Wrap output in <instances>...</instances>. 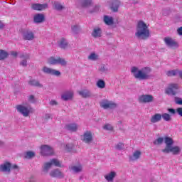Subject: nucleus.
Returning a JSON list of instances; mask_svg holds the SVG:
<instances>
[{
	"instance_id": "obj_49",
	"label": "nucleus",
	"mask_w": 182,
	"mask_h": 182,
	"mask_svg": "<svg viewBox=\"0 0 182 182\" xmlns=\"http://www.w3.org/2000/svg\"><path fill=\"white\" fill-rule=\"evenodd\" d=\"M176 105H182V99L178 100L176 101Z\"/></svg>"
},
{
	"instance_id": "obj_41",
	"label": "nucleus",
	"mask_w": 182,
	"mask_h": 182,
	"mask_svg": "<svg viewBox=\"0 0 182 182\" xmlns=\"http://www.w3.org/2000/svg\"><path fill=\"white\" fill-rule=\"evenodd\" d=\"M124 148V144L122 142H119L118 144L116 145V149L117 150H122Z\"/></svg>"
},
{
	"instance_id": "obj_17",
	"label": "nucleus",
	"mask_w": 182,
	"mask_h": 182,
	"mask_svg": "<svg viewBox=\"0 0 182 182\" xmlns=\"http://www.w3.org/2000/svg\"><path fill=\"white\" fill-rule=\"evenodd\" d=\"M119 6H120V1L112 0L110 9L112 11L117 12Z\"/></svg>"
},
{
	"instance_id": "obj_29",
	"label": "nucleus",
	"mask_w": 182,
	"mask_h": 182,
	"mask_svg": "<svg viewBox=\"0 0 182 182\" xmlns=\"http://www.w3.org/2000/svg\"><path fill=\"white\" fill-rule=\"evenodd\" d=\"M92 36L93 38H100L101 36V29L99 28H94Z\"/></svg>"
},
{
	"instance_id": "obj_6",
	"label": "nucleus",
	"mask_w": 182,
	"mask_h": 182,
	"mask_svg": "<svg viewBox=\"0 0 182 182\" xmlns=\"http://www.w3.org/2000/svg\"><path fill=\"white\" fill-rule=\"evenodd\" d=\"M48 63L50 65H66L67 62L64 58H61L60 57H58L57 58H55L54 57H50L48 59Z\"/></svg>"
},
{
	"instance_id": "obj_51",
	"label": "nucleus",
	"mask_w": 182,
	"mask_h": 182,
	"mask_svg": "<svg viewBox=\"0 0 182 182\" xmlns=\"http://www.w3.org/2000/svg\"><path fill=\"white\" fill-rule=\"evenodd\" d=\"M11 168H13V169H18V166L17 165H13L11 166Z\"/></svg>"
},
{
	"instance_id": "obj_45",
	"label": "nucleus",
	"mask_w": 182,
	"mask_h": 182,
	"mask_svg": "<svg viewBox=\"0 0 182 182\" xmlns=\"http://www.w3.org/2000/svg\"><path fill=\"white\" fill-rule=\"evenodd\" d=\"M168 112L172 114H175V113L176 112V109L175 110V109H168Z\"/></svg>"
},
{
	"instance_id": "obj_27",
	"label": "nucleus",
	"mask_w": 182,
	"mask_h": 182,
	"mask_svg": "<svg viewBox=\"0 0 182 182\" xmlns=\"http://www.w3.org/2000/svg\"><path fill=\"white\" fill-rule=\"evenodd\" d=\"M104 23L106 25L112 26L114 24V20L112 17H109L108 16H104Z\"/></svg>"
},
{
	"instance_id": "obj_32",
	"label": "nucleus",
	"mask_w": 182,
	"mask_h": 182,
	"mask_svg": "<svg viewBox=\"0 0 182 182\" xmlns=\"http://www.w3.org/2000/svg\"><path fill=\"white\" fill-rule=\"evenodd\" d=\"M70 170H73L75 173H79L82 171V166L78 165V166H70Z\"/></svg>"
},
{
	"instance_id": "obj_8",
	"label": "nucleus",
	"mask_w": 182,
	"mask_h": 182,
	"mask_svg": "<svg viewBox=\"0 0 182 182\" xmlns=\"http://www.w3.org/2000/svg\"><path fill=\"white\" fill-rule=\"evenodd\" d=\"M178 89L177 84H170L168 85V87L165 90V93L168 95H176L177 93L176 90Z\"/></svg>"
},
{
	"instance_id": "obj_9",
	"label": "nucleus",
	"mask_w": 182,
	"mask_h": 182,
	"mask_svg": "<svg viewBox=\"0 0 182 182\" xmlns=\"http://www.w3.org/2000/svg\"><path fill=\"white\" fill-rule=\"evenodd\" d=\"M41 155L43 156H52L53 155V149L50 147L48 146V145H43L41 148Z\"/></svg>"
},
{
	"instance_id": "obj_13",
	"label": "nucleus",
	"mask_w": 182,
	"mask_h": 182,
	"mask_svg": "<svg viewBox=\"0 0 182 182\" xmlns=\"http://www.w3.org/2000/svg\"><path fill=\"white\" fill-rule=\"evenodd\" d=\"M82 141L86 144H90L92 141V134L90 131H87L83 134Z\"/></svg>"
},
{
	"instance_id": "obj_30",
	"label": "nucleus",
	"mask_w": 182,
	"mask_h": 182,
	"mask_svg": "<svg viewBox=\"0 0 182 182\" xmlns=\"http://www.w3.org/2000/svg\"><path fill=\"white\" fill-rule=\"evenodd\" d=\"M28 85L31 86H34L37 87H43V85L39 83V82L36 81V80H31V81H29Z\"/></svg>"
},
{
	"instance_id": "obj_15",
	"label": "nucleus",
	"mask_w": 182,
	"mask_h": 182,
	"mask_svg": "<svg viewBox=\"0 0 182 182\" xmlns=\"http://www.w3.org/2000/svg\"><path fill=\"white\" fill-rule=\"evenodd\" d=\"M50 176H51L52 178H57L61 179L64 178V174L58 169H55L50 172Z\"/></svg>"
},
{
	"instance_id": "obj_2",
	"label": "nucleus",
	"mask_w": 182,
	"mask_h": 182,
	"mask_svg": "<svg viewBox=\"0 0 182 182\" xmlns=\"http://www.w3.org/2000/svg\"><path fill=\"white\" fill-rule=\"evenodd\" d=\"M131 73L134 75L135 79L146 80L150 78L149 74L151 73V69L149 67H145L141 70H139L136 67H132Z\"/></svg>"
},
{
	"instance_id": "obj_46",
	"label": "nucleus",
	"mask_w": 182,
	"mask_h": 182,
	"mask_svg": "<svg viewBox=\"0 0 182 182\" xmlns=\"http://www.w3.org/2000/svg\"><path fill=\"white\" fill-rule=\"evenodd\" d=\"M176 31L178 32V35L182 36V27L178 28Z\"/></svg>"
},
{
	"instance_id": "obj_53",
	"label": "nucleus",
	"mask_w": 182,
	"mask_h": 182,
	"mask_svg": "<svg viewBox=\"0 0 182 182\" xmlns=\"http://www.w3.org/2000/svg\"><path fill=\"white\" fill-rule=\"evenodd\" d=\"M50 119V115L47 114V115H46V119Z\"/></svg>"
},
{
	"instance_id": "obj_20",
	"label": "nucleus",
	"mask_w": 182,
	"mask_h": 182,
	"mask_svg": "<svg viewBox=\"0 0 182 182\" xmlns=\"http://www.w3.org/2000/svg\"><path fill=\"white\" fill-rule=\"evenodd\" d=\"M73 92H70V91L65 92L64 94L62 95V99L64 101H68L73 99Z\"/></svg>"
},
{
	"instance_id": "obj_31",
	"label": "nucleus",
	"mask_w": 182,
	"mask_h": 182,
	"mask_svg": "<svg viewBox=\"0 0 182 182\" xmlns=\"http://www.w3.org/2000/svg\"><path fill=\"white\" fill-rule=\"evenodd\" d=\"M139 157H141V151H135L133 156L129 157V159H130L131 161H134V160L139 159Z\"/></svg>"
},
{
	"instance_id": "obj_26",
	"label": "nucleus",
	"mask_w": 182,
	"mask_h": 182,
	"mask_svg": "<svg viewBox=\"0 0 182 182\" xmlns=\"http://www.w3.org/2000/svg\"><path fill=\"white\" fill-rule=\"evenodd\" d=\"M115 176H116V173L114 171H112V172H109V174L105 175V178L107 180V181L112 182Z\"/></svg>"
},
{
	"instance_id": "obj_10",
	"label": "nucleus",
	"mask_w": 182,
	"mask_h": 182,
	"mask_svg": "<svg viewBox=\"0 0 182 182\" xmlns=\"http://www.w3.org/2000/svg\"><path fill=\"white\" fill-rule=\"evenodd\" d=\"M154 101V96L150 95H140L139 97V103H151Z\"/></svg>"
},
{
	"instance_id": "obj_48",
	"label": "nucleus",
	"mask_w": 182,
	"mask_h": 182,
	"mask_svg": "<svg viewBox=\"0 0 182 182\" xmlns=\"http://www.w3.org/2000/svg\"><path fill=\"white\" fill-rule=\"evenodd\" d=\"M78 28V26L77 25L73 26L72 30L73 31L75 32Z\"/></svg>"
},
{
	"instance_id": "obj_4",
	"label": "nucleus",
	"mask_w": 182,
	"mask_h": 182,
	"mask_svg": "<svg viewBox=\"0 0 182 182\" xmlns=\"http://www.w3.org/2000/svg\"><path fill=\"white\" fill-rule=\"evenodd\" d=\"M54 165L55 166L61 167V164L58 159H53L50 162L44 164L43 172H48V170L51 168V166Z\"/></svg>"
},
{
	"instance_id": "obj_16",
	"label": "nucleus",
	"mask_w": 182,
	"mask_h": 182,
	"mask_svg": "<svg viewBox=\"0 0 182 182\" xmlns=\"http://www.w3.org/2000/svg\"><path fill=\"white\" fill-rule=\"evenodd\" d=\"M11 164L9 162H5L2 165L0 166V171L2 172H9L11 171Z\"/></svg>"
},
{
	"instance_id": "obj_47",
	"label": "nucleus",
	"mask_w": 182,
	"mask_h": 182,
	"mask_svg": "<svg viewBox=\"0 0 182 182\" xmlns=\"http://www.w3.org/2000/svg\"><path fill=\"white\" fill-rule=\"evenodd\" d=\"M11 56H14L16 58L18 55V53L16 51H11Z\"/></svg>"
},
{
	"instance_id": "obj_23",
	"label": "nucleus",
	"mask_w": 182,
	"mask_h": 182,
	"mask_svg": "<svg viewBox=\"0 0 182 182\" xmlns=\"http://www.w3.org/2000/svg\"><path fill=\"white\" fill-rule=\"evenodd\" d=\"M78 95L83 98L90 97V92L87 90H82L81 91H78Z\"/></svg>"
},
{
	"instance_id": "obj_38",
	"label": "nucleus",
	"mask_w": 182,
	"mask_h": 182,
	"mask_svg": "<svg viewBox=\"0 0 182 182\" xmlns=\"http://www.w3.org/2000/svg\"><path fill=\"white\" fill-rule=\"evenodd\" d=\"M98 59V55L95 53H91L90 56H88V60H97Z\"/></svg>"
},
{
	"instance_id": "obj_19",
	"label": "nucleus",
	"mask_w": 182,
	"mask_h": 182,
	"mask_svg": "<svg viewBox=\"0 0 182 182\" xmlns=\"http://www.w3.org/2000/svg\"><path fill=\"white\" fill-rule=\"evenodd\" d=\"M45 21V17L43 14H37L34 16V23H43Z\"/></svg>"
},
{
	"instance_id": "obj_18",
	"label": "nucleus",
	"mask_w": 182,
	"mask_h": 182,
	"mask_svg": "<svg viewBox=\"0 0 182 182\" xmlns=\"http://www.w3.org/2000/svg\"><path fill=\"white\" fill-rule=\"evenodd\" d=\"M161 121V114L156 113L150 118L151 123H158Z\"/></svg>"
},
{
	"instance_id": "obj_35",
	"label": "nucleus",
	"mask_w": 182,
	"mask_h": 182,
	"mask_svg": "<svg viewBox=\"0 0 182 182\" xmlns=\"http://www.w3.org/2000/svg\"><path fill=\"white\" fill-rule=\"evenodd\" d=\"M96 85L97 86L98 88L104 89L105 88V82L102 80H99L97 82H96Z\"/></svg>"
},
{
	"instance_id": "obj_52",
	"label": "nucleus",
	"mask_w": 182,
	"mask_h": 182,
	"mask_svg": "<svg viewBox=\"0 0 182 182\" xmlns=\"http://www.w3.org/2000/svg\"><path fill=\"white\" fill-rule=\"evenodd\" d=\"M4 26L5 25L1 21H0V29L4 28Z\"/></svg>"
},
{
	"instance_id": "obj_1",
	"label": "nucleus",
	"mask_w": 182,
	"mask_h": 182,
	"mask_svg": "<svg viewBox=\"0 0 182 182\" xmlns=\"http://www.w3.org/2000/svg\"><path fill=\"white\" fill-rule=\"evenodd\" d=\"M163 141H164L166 144L165 149H162L163 153H172L173 155H178V153L181 152V148L179 146H172V145L174 144V141L170 136H165L164 139L162 137H159L153 142V144L160 145L163 144Z\"/></svg>"
},
{
	"instance_id": "obj_25",
	"label": "nucleus",
	"mask_w": 182,
	"mask_h": 182,
	"mask_svg": "<svg viewBox=\"0 0 182 182\" xmlns=\"http://www.w3.org/2000/svg\"><path fill=\"white\" fill-rule=\"evenodd\" d=\"M65 129L72 132H75L77 129V125L76 124H68L65 125Z\"/></svg>"
},
{
	"instance_id": "obj_14",
	"label": "nucleus",
	"mask_w": 182,
	"mask_h": 182,
	"mask_svg": "<svg viewBox=\"0 0 182 182\" xmlns=\"http://www.w3.org/2000/svg\"><path fill=\"white\" fill-rule=\"evenodd\" d=\"M48 8V5L46 4H34L31 5V9L38 11H42Z\"/></svg>"
},
{
	"instance_id": "obj_37",
	"label": "nucleus",
	"mask_w": 182,
	"mask_h": 182,
	"mask_svg": "<svg viewBox=\"0 0 182 182\" xmlns=\"http://www.w3.org/2000/svg\"><path fill=\"white\" fill-rule=\"evenodd\" d=\"M92 4V0H85V1L82 2V7L83 8H87L90 6H91Z\"/></svg>"
},
{
	"instance_id": "obj_40",
	"label": "nucleus",
	"mask_w": 182,
	"mask_h": 182,
	"mask_svg": "<svg viewBox=\"0 0 182 182\" xmlns=\"http://www.w3.org/2000/svg\"><path fill=\"white\" fill-rule=\"evenodd\" d=\"M103 129L107 131H112L113 127L110 124H106L105 125H104Z\"/></svg>"
},
{
	"instance_id": "obj_22",
	"label": "nucleus",
	"mask_w": 182,
	"mask_h": 182,
	"mask_svg": "<svg viewBox=\"0 0 182 182\" xmlns=\"http://www.w3.org/2000/svg\"><path fill=\"white\" fill-rule=\"evenodd\" d=\"M35 38L33 32L28 31L23 33V39L26 41H31Z\"/></svg>"
},
{
	"instance_id": "obj_24",
	"label": "nucleus",
	"mask_w": 182,
	"mask_h": 182,
	"mask_svg": "<svg viewBox=\"0 0 182 182\" xmlns=\"http://www.w3.org/2000/svg\"><path fill=\"white\" fill-rule=\"evenodd\" d=\"M180 72H182V71L178 70H172L167 71V73H166V75H167L168 77H175L178 74V75H180Z\"/></svg>"
},
{
	"instance_id": "obj_21",
	"label": "nucleus",
	"mask_w": 182,
	"mask_h": 182,
	"mask_svg": "<svg viewBox=\"0 0 182 182\" xmlns=\"http://www.w3.org/2000/svg\"><path fill=\"white\" fill-rule=\"evenodd\" d=\"M59 47L61 49H67V48L68 47V43L66 41V39L65 38H62L61 40H60L59 43H58Z\"/></svg>"
},
{
	"instance_id": "obj_54",
	"label": "nucleus",
	"mask_w": 182,
	"mask_h": 182,
	"mask_svg": "<svg viewBox=\"0 0 182 182\" xmlns=\"http://www.w3.org/2000/svg\"><path fill=\"white\" fill-rule=\"evenodd\" d=\"M178 76H180L181 79H182V71H180V75Z\"/></svg>"
},
{
	"instance_id": "obj_34",
	"label": "nucleus",
	"mask_w": 182,
	"mask_h": 182,
	"mask_svg": "<svg viewBox=\"0 0 182 182\" xmlns=\"http://www.w3.org/2000/svg\"><path fill=\"white\" fill-rule=\"evenodd\" d=\"M8 53L4 51V50H0V60H4L7 58Z\"/></svg>"
},
{
	"instance_id": "obj_43",
	"label": "nucleus",
	"mask_w": 182,
	"mask_h": 182,
	"mask_svg": "<svg viewBox=\"0 0 182 182\" xmlns=\"http://www.w3.org/2000/svg\"><path fill=\"white\" fill-rule=\"evenodd\" d=\"M176 113H178V114L182 117V107L177 108Z\"/></svg>"
},
{
	"instance_id": "obj_39",
	"label": "nucleus",
	"mask_w": 182,
	"mask_h": 182,
	"mask_svg": "<svg viewBox=\"0 0 182 182\" xmlns=\"http://www.w3.org/2000/svg\"><path fill=\"white\" fill-rule=\"evenodd\" d=\"M33 157H35V152L28 151L26 154V159H32Z\"/></svg>"
},
{
	"instance_id": "obj_42",
	"label": "nucleus",
	"mask_w": 182,
	"mask_h": 182,
	"mask_svg": "<svg viewBox=\"0 0 182 182\" xmlns=\"http://www.w3.org/2000/svg\"><path fill=\"white\" fill-rule=\"evenodd\" d=\"M72 149H73L72 144L65 145V150H67V151H71Z\"/></svg>"
},
{
	"instance_id": "obj_7",
	"label": "nucleus",
	"mask_w": 182,
	"mask_h": 182,
	"mask_svg": "<svg viewBox=\"0 0 182 182\" xmlns=\"http://www.w3.org/2000/svg\"><path fill=\"white\" fill-rule=\"evenodd\" d=\"M164 42L166 45H167L168 47H170L172 49H176L178 47V44L177 41H175L173 40L172 38L170 37H166L164 38Z\"/></svg>"
},
{
	"instance_id": "obj_36",
	"label": "nucleus",
	"mask_w": 182,
	"mask_h": 182,
	"mask_svg": "<svg viewBox=\"0 0 182 182\" xmlns=\"http://www.w3.org/2000/svg\"><path fill=\"white\" fill-rule=\"evenodd\" d=\"M54 9L57 11H61L62 9H64V6L60 4L59 2H54Z\"/></svg>"
},
{
	"instance_id": "obj_12",
	"label": "nucleus",
	"mask_w": 182,
	"mask_h": 182,
	"mask_svg": "<svg viewBox=\"0 0 182 182\" xmlns=\"http://www.w3.org/2000/svg\"><path fill=\"white\" fill-rule=\"evenodd\" d=\"M42 71H43L44 73L55 76H59L60 74V71L49 68L48 67H44L43 68H42Z\"/></svg>"
},
{
	"instance_id": "obj_28",
	"label": "nucleus",
	"mask_w": 182,
	"mask_h": 182,
	"mask_svg": "<svg viewBox=\"0 0 182 182\" xmlns=\"http://www.w3.org/2000/svg\"><path fill=\"white\" fill-rule=\"evenodd\" d=\"M21 58L22 59L21 62V65L23 66V67H26V60L30 59V57L28 56V55H21Z\"/></svg>"
},
{
	"instance_id": "obj_11",
	"label": "nucleus",
	"mask_w": 182,
	"mask_h": 182,
	"mask_svg": "<svg viewBox=\"0 0 182 182\" xmlns=\"http://www.w3.org/2000/svg\"><path fill=\"white\" fill-rule=\"evenodd\" d=\"M16 110H18V112L23 114L24 117H26L28 116V114H30V108L28 107H24L23 105H16Z\"/></svg>"
},
{
	"instance_id": "obj_3",
	"label": "nucleus",
	"mask_w": 182,
	"mask_h": 182,
	"mask_svg": "<svg viewBox=\"0 0 182 182\" xmlns=\"http://www.w3.org/2000/svg\"><path fill=\"white\" fill-rule=\"evenodd\" d=\"M135 36L139 39L146 40L150 36L149 27H147L146 23L144 21H139L136 26V33Z\"/></svg>"
},
{
	"instance_id": "obj_44",
	"label": "nucleus",
	"mask_w": 182,
	"mask_h": 182,
	"mask_svg": "<svg viewBox=\"0 0 182 182\" xmlns=\"http://www.w3.org/2000/svg\"><path fill=\"white\" fill-rule=\"evenodd\" d=\"M28 101L31 102H35V97L33 95H30L28 97Z\"/></svg>"
},
{
	"instance_id": "obj_33",
	"label": "nucleus",
	"mask_w": 182,
	"mask_h": 182,
	"mask_svg": "<svg viewBox=\"0 0 182 182\" xmlns=\"http://www.w3.org/2000/svg\"><path fill=\"white\" fill-rule=\"evenodd\" d=\"M161 118H163L164 121L169 122L171 120V116L169 114L164 113L161 114Z\"/></svg>"
},
{
	"instance_id": "obj_5",
	"label": "nucleus",
	"mask_w": 182,
	"mask_h": 182,
	"mask_svg": "<svg viewBox=\"0 0 182 182\" xmlns=\"http://www.w3.org/2000/svg\"><path fill=\"white\" fill-rule=\"evenodd\" d=\"M100 107L104 109H115L117 107V104L113 102L112 101H108V100H103L100 102Z\"/></svg>"
},
{
	"instance_id": "obj_50",
	"label": "nucleus",
	"mask_w": 182,
	"mask_h": 182,
	"mask_svg": "<svg viewBox=\"0 0 182 182\" xmlns=\"http://www.w3.org/2000/svg\"><path fill=\"white\" fill-rule=\"evenodd\" d=\"M50 105H57V102L55 100H52L50 102Z\"/></svg>"
}]
</instances>
